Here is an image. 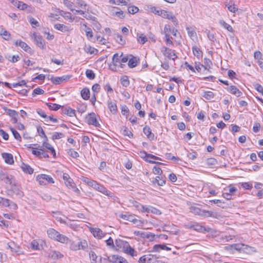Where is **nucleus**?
<instances>
[{
  "label": "nucleus",
  "instance_id": "29",
  "mask_svg": "<svg viewBox=\"0 0 263 263\" xmlns=\"http://www.w3.org/2000/svg\"><path fill=\"white\" fill-rule=\"evenodd\" d=\"M81 95L82 98L87 100L90 97V91L89 89L87 88H83L81 92Z\"/></svg>",
  "mask_w": 263,
  "mask_h": 263
},
{
  "label": "nucleus",
  "instance_id": "20",
  "mask_svg": "<svg viewBox=\"0 0 263 263\" xmlns=\"http://www.w3.org/2000/svg\"><path fill=\"white\" fill-rule=\"evenodd\" d=\"M2 156L6 163L12 164L14 163L13 157L12 154L4 153L2 154Z\"/></svg>",
  "mask_w": 263,
  "mask_h": 263
},
{
  "label": "nucleus",
  "instance_id": "55",
  "mask_svg": "<svg viewBox=\"0 0 263 263\" xmlns=\"http://www.w3.org/2000/svg\"><path fill=\"white\" fill-rule=\"evenodd\" d=\"M106 243L107 246L111 247V248H115V243H114L113 239L111 237H109L106 240Z\"/></svg>",
  "mask_w": 263,
  "mask_h": 263
},
{
  "label": "nucleus",
  "instance_id": "7",
  "mask_svg": "<svg viewBox=\"0 0 263 263\" xmlns=\"http://www.w3.org/2000/svg\"><path fill=\"white\" fill-rule=\"evenodd\" d=\"M85 122L96 127H99L100 124L97 119V115L94 112L88 114L85 117Z\"/></svg>",
  "mask_w": 263,
  "mask_h": 263
},
{
  "label": "nucleus",
  "instance_id": "54",
  "mask_svg": "<svg viewBox=\"0 0 263 263\" xmlns=\"http://www.w3.org/2000/svg\"><path fill=\"white\" fill-rule=\"evenodd\" d=\"M44 93V91L41 88L38 87L33 90L32 96H35L37 95H42Z\"/></svg>",
  "mask_w": 263,
  "mask_h": 263
},
{
  "label": "nucleus",
  "instance_id": "63",
  "mask_svg": "<svg viewBox=\"0 0 263 263\" xmlns=\"http://www.w3.org/2000/svg\"><path fill=\"white\" fill-rule=\"evenodd\" d=\"M26 83L25 80H22L17 83H14L12 84L13 87H16L17 86H22L26 85Z\"/></svg>",
  "mask_w": 263,
  "mask_h": 263
},
{
  "label": "nucleus",
  "instance_id": "9",
  "mask_svg": "<svg viewBox=\"0 0 263 263\" xmlns=\"http://www.w3.org/2000/svg\"><path fill=\"white\" fill-rule=\"evenodd\" d=\"M108 260L112 263H128L126 259L118 255H112L108 256Z\"/></svg>",
  "mask_w": 263,
  "mask_h": 263
},
{
  "label": "nucleus",
  "instance_id": "44",
  "mask_svg": "<svg viewBox=\"0 0 263 263\" xmlns=\"http://www.w3.org/2000/svg\"><path fill=\"white\" fill-rule=\"evenodd\" d=\"M42 151H43V149L42 148H39L37 147V148H35L32 151V153L36 157H38L40 158H42L41 154Z\"/></svg>",
  "mask_w": 263,
  "mask_h": 263
},
{
  "label": "nucleus",
  "instance_id": "3",
  "mask_svg": "<svg viewBox=\"0 0 263 263\" xmlns=\"http://www.w3.org/2000/svg\"><path fill=\"white\" fill-rule=\"evenodd\" d=\"M88 247V244L86 240L79 239V241H72L70 243V249L73 251H78L79 250H85Z\"/></svg>",
  "mask_w": 263,
  "mask_h": 263
},
{
  "label": "nucleus",
  "instance_id": "27",
  "mask_svg": "<svg viewBox=\"0 0 263 263\" xmlns=\"http://www.w3.org/2000/svg\"><path fill=\"white\" fill-rule=\"evenodd\" d=\"M21 168L23 171L29 174H32L33 173V169L29 165L26 164L24 163L22 164Z\"/></svg>",
  "mask_w": 263,
  "mask_h": 263
},
{
  "label": "nucleus",
  "instance_id": "36",
  "mask_svg": "<svg viewBox=\"0 0 263 263\" xmlns=\"http://www.w3.org/2000/svg\"><path fill=\"white\" fill-rule=\"evenodd\" d=\"M219 24L225 29L228 30L230 32H233V29L231 25L226 23L223 20H220Z\"/></svg>",
  "mask_w": 263,
  "mask_h": 263
},
{
  "label": "nucleus",
  "instance_id": "42",
  "mask_svg": "<svg viewBox=\"0 0 263 263\" xmlns=\"http://www.w3.org/2000/svg\"><path fill=\"white\" fill-rule=\"evenodd\" d=\"M153 183H157L159 186H163L165 183V180L160 177L157 176L155 180L153 181Z\"/></svg>",
  "mask_w": 263,
  "mask_h": 263
},
{
  "label": "nucleus",
  "instance_id": "59",
  "mask_svg": "<svg viewBox=\"0 0 263 263\" xmlns=\"http://www.w3.org/2000/svg\"><path fill=\"white\" fill-rule=\"evenodd\" d=\"M68 154L70 155L71 157L74 158H77L79 157L78 153L72 149L69 150Z\"/></svg>",
  "mask_w": 263,
  "mask_h": 263
},
{
  "label": "nucleus",
  "instance_id": "51",
  "mask_svg": "<svg viewBox=\"0 0 263 263\" xmlns=\"http://www.w3.org/2000/svg\"><path fill=\"white\" fill-rule=\"evenodd\" d=\"M11 130L14 138L17 140L21 141V137L20 134L14 128H11Z\"/></svg>",
  "mask_w": 263,
  "mask_h": 263
},
{
  "label": "nucleus",
  "instance_id": "50",
  "mask_svg": "<svg viewBox=\"0 0 263 263\" xmlns=\"http://www.w3.org/2000/svg\"><path fill=\"white\" fill-rule=\"evenodd\" d=\"M186 30H187V33L189 36L193 39V37H195L196 35V33L195 30L193 29L189 28V27H186Z\"/></svg>",
  "mask_w": 263,
  "mask_h": 263
},
{
  "label": "nucleus",
  "instance_id": "48",
  "mask_svg": "<svg viewBox=\"0 0 263 263\" xmlns=\"http://www.w3.org/2000/svg\"><path fill=\"white\" fill-rule=\"evenodd\" d=\"M86 76L90 80H92L95 77L93 71L90 69H87L86 71Z\"/></svg>",
  "mask_w": 263,
  "mask_h": 263
},
{
  "label": "nucleus",
  "instance_id": "32",
  "mask_svg": "<svg viewBox=\"0 0 263 263\" xmlns=\"http://www.w3.org/2000/svg\"><path fill=\"white\" fill-rule=\"evenodd\" d=\"M193 54L195 56L197 57L198 59L202 56V51L196 46H194L192 48Z\"/></svg>",
  "mask_w": 263,
  "mask_h": 263
},
{
  "label": "nucleus",
  "instance_id": "35",
  "mask_svg": "<svg viewBox=\"0 0 263 263\" xmlns=\"http://www.w3.org/2000/svg\"><path fill=\"white\" fill-rule=\"evenodd\" d=\"M0 35L3 36V38L5 40H9L11 37V34L3 28H1V32Z\"/></svg>",
  "mask_w": 263,
  "mask_h": 263
},
{
  "label": "nucleus",
  "instance_id": "19",
  "mask_svg": "<svg viewBox=\"0 0 263 263\" xmlns=\"http://www.w3.org/2000/svg\"><path fill=\"white\" fill-rule=\"evenodd\" d=\"M14 44L16 46H20L26 52H31L30 47L26 43L21 40H17L15 41Z\"/></svg>",
  "mask_w": 263,
  "mask_h": 263
},
{
  "label": "nucleus",
  "instance_id": "40",
  "mask_svg": "<svg viewBox=\"0 0 263 263\" xmlns=\"http://www.w3.org/2000/svg\"><path fill=\"white\" fill-rule=\"evenodd\" d=\"M15 3H16V4H14V5L16 6L17 8H18L21 10H24L26 9L28 7V6L27 4L24 3L22 2L16 1Z\"/></svg>",
  "mask_w": 263,
  "mask_h": 263
},
{
  "label": "nucleus",
  "instance_id": "5",
  "mask_svg": "<svg viewBox=\"0 0 263 263\" xmlns=\"http://www.w3.org/2000/svg\"><path fill=\"white\" fill-rule=\"evenodd\" d=\"M160 16L163 18L171 20L172 23L176 26L178 25V21L177 18L172 12L162 10V11H160Z\"/></svg>",
  "mask_w": 263,
  "mask_h": 263
},
{
  "label": "nucleus",
  "instance_id": "41",
  "mask_svg": "<svg viewBox=\"0 0 263 263\" xmlns=\"http://www.w3.org/2000/svg\"><path fill=\"white\" fill-rule=\"evenodd\" d=\"M127 220L133 222L134 224L138 226H141V221L140 220L134 218L132 215H129L127 218Z\"/></svg>",
  "mask_w": 263,
  "mask_h": 263
},
{
  "label": "nucleus",
  "instance_id": "11",
  "mask_svg": "<svg viewBox=\"0 0 263 263\" xmlns=\"http://www.w3.org/2000/svg\"><path fill=\"white\" fill-rule=\"evenodd\" d=\"M89 229L93 236L98 239H101L104 237L106 234L105 233H103V231L98 228H93L90 227Z\"/></svg>",
  "mask_w": 263,
  "mask_h": 263
},
{
  "label": "nucleus",
  "instance_id": "64",
  "mask_svg": "<svg viewBox=\"0 0 263 263\" xmlns=\"http://www.w3.org/2000/svg\"><path fill=\"white\" fill-rule=\"evenodd\" d=\"M7 113L9 116L11 117H13L14 116H18V113L14 110L9 109L7 110Z\"/></svg>",
  "mask_w": 263,
  "mask_h": 263
},
{
  "label": "nucleus",
  "instance_id": "34",
  "mask_svg": "<svg viewBox=\"0 0 263 263\" xmlns=\"http://www.w3.org/2000/svg\"><path fill=\"white\" fill-rule=\"evenodd\" d=\"M110 4H115V5H120V4H123L124 5H127L130 2L129 0H109V1Z\"/></svg>",
  "mask_w": 263,
  "mask_h": 263
},
{
  "label": "nucleus",
  "instance_id": "18",
  "mask_svg": "<svg viewBox=\"0 0 263 263\" xmlns=\"http://www.w3.org/2000/svg\"><path fill=\"white\" fill-rule=\"evenodd\" d=\"M48 257L52 259H58L63 258L64 255L59 251L50 250L48 252Z\"/></svg>",
  "mask_w": 263,
  "mask_h": 263
},
{
  "label": "nucleus",
  "instance_id": "53",
  "mask_svg": "<svg viewBox=\"0 0 263 263\" xmlns=\"http://www.w3.org/2000/svg\"><path fill=\"white\" fill-rule=\"evenodd\" d=\"M73 3H75L77 7H82L83 6H86V4L84 3L83 0H72Z\"/></svg>",
  "mask_w": 263,
  "mask_h": 263
},
{
  "label": "nucleus",
  "instance_id": "12",
  "mask_svg": "<svg viewBox=\"0 0 263 263\" xmlns=\"http://www.w3.org/2000/svg\"><path fill=\"white\" fill-rule=\"evenodd\" d=\"M71 77V76L65 75L60 77H52L51 78V80L54 84L58 85L63 83V82L68 81Z\"/></svg>",
  "mask_w": 263,
  "mask_h": 263
},
{
  "label": "nucleus",
  "instance_id": "31",
  "mask_svg": "<svg viewBox=\"0 0 263 263\" xmlns=\"http://www.w3.org/2000/svg\"><path fill=\"white\" fill-rule=\"evenodd\" d=\"M143 133L146 135L147 138L150 140H153L154 138V135L152 133L151 129L149 127L145 126L143 128Z\"/></svg>",
  "mask_w": 263,
  "mask_h": 263
},
{
  "label": "nucleus",
  "instance_id": "58",
  "mask_svg": "<svg viewBox=\"0 0 263 263\" xmlns=\"http://www.w3.org/2000/svg\"><path fill=\"white\" fill-rule=\"evenodd\" d=\"M241 186L247 190H251L253 187L252 184L249 182H242L241 183Z\"/></svg>",
  "mask_w": 263,
  "mask_h": 263
},
{
  "label": "nucleus",
  "instance_id": "14",
  "mask_svg": "<svg viewBox=\"0 0 263 263\" xmlns=\"http://www.w3.org/2000/svg\"><path fill=\"white\" fill-rule=\"evenodd\" d=\"M168 30L171 31V28L169 25H165L164 28V32L165 33V42L167 45L173 46V43L171 40L172 37L168 34Z\"/></svg>",
  "mask_w": 263,
  "mask_h": 263
},
{
  "label": "nucleus",
  "instance_id": "17",
  "mask_svg": "<svg viewBox=\"0 0 263 263\" xmlns=\"http://www.w3.org/2000/svg\"><path fill=\"white\" fill-rule=\"evenodd\" d=\"M122 55L123 53L119 55L118 53L113 55L112 60L114 66L123 67V64H121V58Z\"/></svg>",
  "mask_w": 263,
  "mask_h": 263
},
{
  "label": "nucleus",
  "instance_id": "21",
  "mask_svg": "<svg viewBox=\"0 0 263 263\" xmlns=\"http://www.w3.org/2000/svg\"><path fill=\"white\" fill-rule=\"evenodd\" d=\"M107 105L111 113L113 114H116L118 109L115 101H112L110 100H108L107 102Z\"/></svg>",
  "mask_w": 263,
  "mask_h": 263
},
{
  "label": "nucleus",
  "instance_id": "16",
  "mask_svg": "<svg viewBox=\"0 0 263 263\" xmlns=\"http://www.w3.org/2000/svg\"><path fill=\"white\" fill-rule=\"evenodd\" d=\"M54 28L63 32H70L72 30L71 26L61 24H57L54 25Z\"/></svg>",
  "mask_w": 263,
  "mask_h": 263
},
{
  "label": "nucleus",
  "instance_id": "23",
  "mask_svg": "<svg viewBox=\"0 0 263 263\" xmlns=\"http://www.w3.org/2000/svg\"><path fill=\"white\" fill-rule=\"evenodd\" d=\"M139 156L142 158V159H144L146 161L149 162L151 163H156V162L155 161H154L151 160H148L149 156L151 155L150 154L147 153L146 152L144 151H141L139 153Z\"/></svg>",
  "mask_w": 263,
  "mask_h": 263
},
{
  "label": "nucleus",
  "instance_id": "2",
  "mask_svg": "<svg viewBox=\"0 0 263 263\" xmlns=\"http://www.w3.org/2000/svg\"><path fill=\"white\" fill-rule=\"evenodd\" d=\"M190 212L201 216L204 217H214L213 213L211 211H205L201 209L199 207L196 205H192L190 207Z\"/></svg>",
  "mask_w": 263,
  "mask_h": 263
},
{
  "label": "nucleus",
  "instance_id": "57",
  "mask_svg": "<svg viewBox=\"0 0 263 263\" xmlns=\"http://www.w3.org/2000/svg\"><path fill=\"white\" fill-rule=\"evenodd\" d=\"M82 180L83 181V182H84V183H85L88 185H89L91 187L92 186V184H93V182L95 181V180H90L89 178H86V177H83L82 179Z\"/></svg>",
  "mask_w": 263,
  "mask_h": 263
},
{
  "label": "nucleus",
  "instance_id": "28",
  "mask_svg": "<svg viewBox=\"0 0 263 263\" xmlns=\"http://www.w3.org/2000/svg\"><path fill=\"white\" fill-rule=\"evenodd\" d=\"M123 252H124L126 254L131 255L132 256L137 255L136 252L135 251L134 249L130 247L129 243L127 246V249H125Z\"/></svg>",
  "mask_w": 263,
  "mask_h": 263
},
{
  "label": "nucleus",
  "instance_id": "6",
  "mask_svg": "<svg viewBox=\"0 0 263 263\" xmlns=\"http://www.w3.org/2000/svg\"><path fill=\"white\" fill-rule=\"evenodd\" d=\"M160 50L163 55L167 57L168 59L175 60L177 58L175 50L169 49L165 46H162Z\"/></svg>",
  "mask_w": 263,
  "mask_h": 263
},
{
  "label": "nucleus",
  "instance_id": "37",
  "mask_svg": "<svg viewBox=\"0 0 263 263\" xmlns=\"http://www.w3.org/2000/svg\"><path fill=\"white\" fill-rule=\"evenodd\" d=\"M46 105L52 110H57L62 107L60 105L51 103H47Z\"/></svg>",
  "mask_w": 263,
  "mask_h": 263
},
{
  "label": "nucleus",
  "instance_id": "61",
  "mask_svg": "<svg viewBox=\"0 0 263 263\" xmlns=\"http://www.w3.org/2000/svg\"><path fill=\"white\" fill-rule=\"evenodd\" d=\"M138 10V8L136 6H132L128 9V12L130 14H135L137 12Z\"/></svg>",
  "mask_w": 263,
  "mask_h": 263
},
{
  "label": "nucleus",
  "instance_id": "25",
  "mask_svg": "<svg viewBox=\"0 0 263 263\" xmlns=\"http://www.w3.org/2000/svg\"><path fill=\"white\" fill-rule=\"evenodd\" d=\"M190 228L195 231L200 232H204L205 231H208V230H207L205 228H204V227H203L202 226H200L198 223L192 224L190 226Z\"/></svg>",
  "mask_w": 263,
  "mask_h": 263
},
{
  "label": "nucleus",
  "instance_id": "10",
  "mask_svg": "<svg viewBox=\"0 0 263 263\" xmlns=\"http://www.w3.org/2000/svg\"><path fill=\"white\" fill-rule=\"evenodd\" d=\"M128 244V242L125 240L120 239H116L115 240V248L116 250L123 251L125 249H127V246Z\"/></svg>",
  "mask_w": 263,
  "mask_h": 263
},
{
  "label": "nucleus",
  "instance_id": "13",
  "mask_svg": "<svg viewBox=\"0 0 263 263\" xmlns=\"http://www.w3.org/2000/svg\"><path fill=\"white\" fill-rule=\"evenodd\" d=\"M0 179L3 180L6 183L12 184L14 180L12 175L7 174L4 172L0 173Z\"/></svg>",
  "mask_w": 263,
  "mask_h": 263
},
{
  "label": "nucleus",
  "instance_id": "47",
  "mask_svg": "<svg viewBox=\"0 0 263 263\" xmlns=\"http://www.w3.org/2000/svg\"><path fill=\"white\" fill-rule=\"evenodd\" d=\"M53 217L56 220L62 223H65V220L63 219L61 216V214L59 212H54Z\"/></svg>",
  "mask_w": 263,
  "mask_h": 263
},
{
  "label": "nucleus",
  "instance_id": "43",
  "mask_svg": "<svg viewBox=\"0 0 263 263\" xmlns=\"http://www.w3.org/2000/svg\"><path fill=\"white\" fill-rule=\"evenodd\" d=\"M65 225L70 227L72 229L74 230H77L78 226L73 221L69 220L68 221H65V223H64Z\"/></svg>",
  "mask_w": 263,
  "mask_h": 263
},
{
  "label": "nucleus",
  "instance_id": "33",
  "mask_svg": "<svg viewBox=\"0 0 263 263\" xmlns=\"http://www.w3.org/2000/svg\"><path fill=\"white\" fill-rule=\"evenodd\" d=\"M34 40L38 47L41 48H43L44 46V41L40 36L35 35L34 37Z\"/></svg>",
  "mask_w": 263,
  "mask_h": 263
},
{
  "label": "nucleus",
  "instance_id": "56",
  "mask_svg": "<svg viewBox=\"0 0 263 263\" xmlns=\"http://www.w3.org/2000/svg\"><path fill=\"white\" fill-rule=\"evenodd\" d=\"M84 31L86 32V36L89 40L93 37V32L90 28H87V29H84Z\"/></svg>",
  "mask_w": 263,
  "mask_h": 263
},
{
  "label": "nucleus",
  "instance_id": "62",
  "mask_svg": "<svg viewBox=\"0 0 263 263\" xmlns=\"http://www.w3.org/2000/svg\"><path fill=\"white\" fill-rule=\"evenodd\" d=\"M8 59L12 63H15L17 62L20 59V58L18 55H13L12 57H10V56L9 58H8Z\"/></svg>",
  "mask_w": 263,
  "mask_h": 263
},
{
  "label": "nucleus",
  "instance_id": "60",
  "mask_svg": "<svg viewBox=\"0 0 263 263\" xmlns=\"http://www.w3.org/2000/svg\"><path fill=\"white\" fill-rule=\"evenodd\" d=\"M64 136L63 134L61 133L55 132L53 133L52 138L53 140L59 139Z\"/></svg>",
  "mask_w": 263,
  "mask_h": 263
},
{
  "label": "nucleus",
  "instance_id": "22",
  "mask_svg": "<svg viewBox=\"0 0 263 263\" xmlns=\"http://www.w3.org/2000/svg\"><path fill=\"white\" fill-rule=\"evenodd\" d=\"M227 89L232 94L237 97H240L242 94L241 91H240L236 86L233 85L231 86L230 87L227 88Z\"/></svg>",
  "mask_w": 263,
  "mask_h": 263
},
{
  "label": "nucleus",
  "instance_id": "45",
  "mask_svg": "<svg viewBox=\"0 0 263 263\" xmlns=\"http://www.w3.org/2000/svg\"><path fill=\"white\" fill-rule=\"evenodd\" d=\"M121 83L124 87H127L129 85V81L127 76H124L121 79Z\"/></svg>",
  "mask_w": 263,
  "mask_h": 263
},
{
  "label": "nucleus",
  "instance_id": "8",
  "mask_svg": "<svg viewBox=\"0 0 263 263\" xmlns=\"http://www.w3.org/2000/svg\"><path fill=\"white\" fill-rule=\"evenodd\" d=\"M36 180L39 181L40 184L41 185H46L48 183H54L53 179L51 177L46 174H41L38 175L36 177Z\"/></svg>",
  "mask_w": 263,
  "mask_h": 263
},
{
  "label": "nucleus",
  "instance_id": "49",
  "mask_svg": "<svg viewBox=\"0 0 263 263\" xmlns=\"http://www.w3.org/2000/svg\"><path fill=\"white\" fill-rule=\"evenodd\" d=\"M63 3L71 11H73L74 10V9L72 8L73 4V2H71L69 0H64Z\"/></svg>",
  "mask_w": 263,
  "mask_h": 263
},
{
  "label": "nucleus",
  "instance_id": "52",
  "mask_svg": "<svg viewBox=\"0 0 263 263\" xmlns=\"http://www.w3.org/2000/svg\"><path fill=\"white\" fill-rule=\"evenodd\" d=\"M85 51L87 53L92 54L94 53L95 49L89 45H85L84 48Z\"/></svg>",
  "mask_w": 263,
  "mask_h": 263
},
{
  "label": "nucleus",
  "instance_id": "38",
  "mask_svg": "<svg viewBox=\"0 0 263 263\" xmlns=\"http://www.w3.org/2000/svg\"><path fill=\"white\" fill-rule=\"evenodd\" d=\"M137 59L136 57H133L129 60L128 65L130 68H134L137 66Z\"/></svg>",
  "mask_w": 263,
  "mask_h": 263
},
{
  "label": "nucleus",
  "instance_id": "46",
  "mask_svg": "<svg viewBox=\"0 0 263 263\" xmlns=\"http://www.w3.org/2000/svg\"><path fill=\"white\" fill-rule=\"evenodd\" d=\"M61 15L66 19L69 20L71 22H73V18L72 17L71 13L68 12H62Z\"/></svg>",
  "mask_w": 263,
  "mask_h": 263
},
{
  "label": "nucleus",
  "instance_id": "4",
  "mask_svg": "<svg viewBox=\"0 0 263 263\" xmlns=\"http://www.w3.org/2000/svg\"><path fill=\"white\" fill-rule=\"evenodd\" d=\"M92 187L95 190L110 197H113V194L109 191L107 190L103 185L99 183L96 181L93 182Z\"/></svg>",
  "mask_w": 263,
  "mask_h": 263
},
{
  "label": "nucleus",
  "instance_id": "24",
  "mask_svg": "<svg viewBox=\"0 0 263 263\" xmlns=\"http://www.w3.org/2000/svg\"><path fill=\"white\" fill-rule=\"evenodd\" d=\"M62 112L70 117H73L76 115L75 110L70 107L62 108Z\"/></svg>",
  "mask_w": 263,
  "mask_h": 263
},
{
  "label": "nucleus",
  "instance_id": "15",
  "mask_svg": "<svg viewBox=\"0 0 263 263\" xmlns=\"http://www.w3.org/2000/svg\"><path fill=\"white\" fill-rule=\"evenodd\" d=\"M141 206L142 208L141 211L142 212H146L147 213H152L153 214H159V215L161 214V212L159 210H158L157 209L154 208L153 206H144L143 205H141Z\"/></svg>",
  "mask_w": 263,
  "mask_h": 263
},
{
  "label": "nucleus",
  "instance_id": "30",
  "mask_svg": "<svg viewBox=\"0 0 263 263\" xmlns=\"http://www.w3.org/2000/svg\"><path fill=\"white\" fill-rule=\"evenodd\" d=\"M202 96L205 99L210 100L214 98L215 95L210 91H203Z\"/></svg>",
  "mask_w": 263,
  "mask_h": 263
},
{
  "label": "nucleus",
  "instance_id": "26",
  "mask_svg": "<svg viewBox=\"0 0 263 263\" xmlns=\"http://www.w3.org/2000/svg\"><path fill=\"white\" fill-rule=\"evenodd\" d=\"M155 252H159L161 250L167 251L171 250V248L167 247L164 245H155L153 247Z\"/></svg>",
  "mask_w": 263,
  "mask_h": 263
},
{
  "label": "nucleus",
  "instance_id": "39",
  "mask_svg": "<svg viewBox=\"0 0 263 263\" xmlns=\"http://www.w3.org/2000/svg\"><path fill=\"white\" fill-rule=\"evenodd\" d=\"M115 39L117 42L121 45H123L125 43V41L123 39L121 35L119 33H116L115 34Z\"/></svg>",
  "mask_w": 263,
  "mask_h": 263
},
{
  "label": "nucleus",
  "instance_id": "1",
  "mask_svg": "<svg viewBox=\"0 0 263 263\" xmlns=\"http://www.w3.org/2000/svg\"><path fill=\"white\" fill-rule=\"evenodd\" d=\"M48 236L52 239L59 241L63 243H66L69 241V238L66 236L61 234L54 229L50 228L47 230Z\"/></svg>",
  "mask_w": 263,
  "mask_h": 263
}]
</instances>
